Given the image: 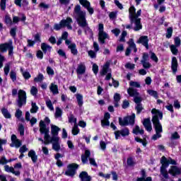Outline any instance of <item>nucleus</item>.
Wrapping results in <instances>:
<instances>
[{"label": "nucleus", "instance_id": "f257e3e1", "mask_svg": "<svg viewBox=\"0 0 181 181\" xmlns=\"http://www.w3.org/2000/svg\"><path fill=\"white\" fill-rule=\"evenodd\" d=\"M142 13V10L139 9L136 12V8L135 6H132L129 9V18L132 23H135L134 30L138 32L142 29V24L141 23V18L139 16Z\"/></svg>", "mask_w": 181, "mask_h": 181}, {"label": "nucleus", "instance_id": "f03ea898", "mask_svg": "<svg viewBox=\"0 0 181 181\" xmlns=\"http://www.w3.org/2000/svg\"><path fill=\"white\" fill-rule=\"evenodd\" d=\"M151 113L153 114L152 122L153 124L156 133L162 134V132H163V129H162V124H160L159 119H162V118H163V113L155 108L151 110Z\"/></svg>", "mask_w": 181, "mask_h": 181}, {"label": "nucleus", "instance_id": "7ed1b4c3", "mask_svg": "<svg viewBox=\"0 0 181 181\" xmlns=\"http://www.w3.org/2000/svg\"><path fill=\"white\" fill-rule=\"evenodd\" d=\"M40 134H44V144L45 145H49V144H50V142H53V141H52V139L50 140V135H49V128H47L46 127V124H45V121L43 120H40Z\"/></svg>", "mask_w": 181, "mask_h": 181}, {"label": "nucleus", "instance_id": "20e7f679", "mask_svg": "<svg viewBox=\"0 0 181 181\" xmlns=\"http://www.w3.org/2000/svg\"><path fill=\"white\" fill-rule=\"evenodd\" d=\"M8 51L9 57H13V41L12 40L1 45V53H6Z\"/></svg>", "mask_w": 181, "mask_h": 181}, {"label": "nucleus", "instance_id": "39448f33", "mask_svg": "<svg viewBox=\"0 0 181 181\" xmlns=\"http://www.w3.org/2000/svg\"><path fill=\"white\" fill-rule=\"evenodd\" d=\"M119 124L121 127H126L127 125H134L135 124V113H133L131 116H128L122 118H119Z\"/></svg>", "mask_w": 181, "mask_h": 181}, {"label": "nucleus", "instance_id": "423d86ee", "mask_svg": "<svg viewBox=\"0 0 181 181\" xmlns=\"http://www.w3.org/2000/svg\"><path fill=\"white\" fill-rule=\"evenodd\" d=\"M98 30V41L101 45H104V43H105V39H110V36L108 35V34L104 32V24H99Z\"/></svg>", "mask_w": 181, "mask_h": 181}, {"label": "nucleus", "instance_id": "0eeeda50", "mask_svg": "<svg viewBox=\"0 0 181 181\" xmlns=\"http://www.w3.org/2000/svg\"><path fill=\"white\" fill-rule=\"evenodd\" d=\"M75 13H76L78 18H77V22L79 23L81 26H84V24L81 23V22L84 20H86V11H81V7L80 6H76L75 7Z\"/></svg>", "mask_w": 181, "mask_h": 181}, {"label": "nucleus", "instance_id": "6e6552de", "mask_svg": "<svg viewBox=\"0 0 181 181\" xmlns=\"http://www.w3.org/2000/svg\"><path fill=\"white\" fill-rule=\"evenodd\" d=\"M161 167L160 168V175L165 177V179L169 178V174L168 173V164L166 163V157L163 156L160 160Z\"/></svg>", "mask_w": 181, "mask_h": 181}, {"label": "nucleus", "instance_id": "1a4fd4ad", "mask_svg": "<svg viewBox=\"0 0 181 181\" xmlns=\"http://www.w3.org/2000/svg\"><path fill=\"white\" fill-rule=\"evenodd\" d=\"M127 93L130 97H134V103L136 104H141V101L142 100L141 99V97H139V93H138V90L134 88H129L127 89Z\"/></svg>", "mask_w": 181, "mask_h": 181}, {"label": "nucleus", "instance_id": "9d476101", "mask_svg": "<svg viewBox=\"0 0 181 181\" xmlns=\"http://www.w3.org/2000/svg\"><path fill=\"white\" fill-rule=\"evenodd\" d=\"M25 104H26V92L23 90H19L18 105L21 108V107H22V105H25Z\"/></svg>", "mask_w": 181, "mask_h": 181}, {"label": "nucleus", "instance_id": "9b49d317", "mask_svg": "<svg viewBox=\"0 0 181 181\" xmlns=\"http://www.w3.org/2000/svg\"><path fill=\"white\" fill-rule=\"evenodd\" d=\"M61 131L60 128L56 125L51 124V134L52 135V141H59V132Z\"/></svg>", "mask_w": 181, "mask_h": 181}, {"label": "nucleus", "instance_id": "f8f14e48", "mask_svg": "<svg viewBox=\"0 0 181 181\" xmlns=\"http://www.w3.org/2000/svg\"><path fill=\"white\" fill-rule=\"evenodd\" d=\"M77 168H78V165L76 163L69 164L67 166V170L65 172L66 176H74V175H76Z\"/></svg>", "mask_w": 181, "mask_h": 181}, {"label": "nucleus", "instance_id": "ddd939ff", "mask_svg": "<svg viewBox=\"0 0 181 181\" xmlns=\"http://www.w3.org/2000/svg\"><path fill=\"white\" fill-rule=\"evenodd\" d=\"M129 135V129L128 128H124L121 130H117L115 132V139H119L121 136L125 138Z\"/></svg>", "mask_w": 181, "mask_h": 181}, {"label": "nucleus", "instance_id": "4468645a", "mask_svg": "<svg viewBox=\"0 0 181 181\" xmlns=\"http://www.w3.org/2000/svg\"><path fill=\"white\" fill-rule=\"evenodd\" d=\"M65 44L68 46V48H69L71 53L74 56H77V54H78V51L77 50V45H76V43H71L70 40H66L65 41Z\"/></svg>", "mask_w": 181, "mask_h": 181}, {"label": "nucleus", "instance_id": "2eb2a0df", "mask_svg": "<svg viewBox=\"0 0 181 181\" xmlns=\"http://www.w3.org/2000/svg\"><path fill=\"white\" fill-rule=\"evenodd\" d=\"M81 23H82V25H81V24H80V23H78V25L79 26H81V28H83V29H84V32H85L86 35H88L89 36L92 37L93 36V30H91L90 27H88V23H87V20L85 19V20L81 21Z\"/></svg>", "mask_w": 181, "mask_h": 181}, {"label": "nucleus", "instance_id": "dca6fc26", "mask_svg": "<svg viewBox=\"0 0 181 181\" xmlns=\"http://www.w3.org/2000/svg\"><path fill=\"white\" fill-rule=\"evenodd\" d=\"M10 146H11V148H21V146H22V141L21 140H19L18 139V137H16V135L13 134L11 136V143L10 144Z\"/></svg>", "mask_w": 181, "mask_h": 181}, {"label": "nucleus", "instance_id": "f3484780", "mask_svg": "<svg viewBox=\"0 0 181 181\" xmlns=\"http://www.w3.org/2000/svg\"><path fill=\"white\" fill-rule=\"evenodd\" d=\"M110 71V63L107 62L103 66V68L100 72L103 76H105V74H107V73L105 80H111L112 75Z\"/></svg>", "mask_w": 181, "mask_h": 181}, {"label": "nucleus", "instance_id": "a211bd4d", "mask_svg": "<svg viewBox=\"0 0 181 181\" xmlns=\"http://www.w3.org/2000/svg\"><path fill=\"white\" fill-rule=\"evenodd\" d=\"M128 43L129 47H128L126 50V56H129V54H131V50H134V53H136V52H138V49H136V45H135V42H134V40L130 39Z\"/></svg>", "mask_w": 181, "mask_h": 181}, {"label": "nucleus", "instance_id": "6ab92c4d", "mask_svg": "<svg viewBox=\"0 0 181 181\" xmlns=\"http://www.w3.org/2000/svg\"><path fill=\"white\" fill-rule=\"evenodd\" d=\"M79 2L81 5H83L86 9H87L88 12L90 13V15H93L94 13V8L91 7V4L90 2L87 0H79Z\"/></svg>", "mask_w": 181, "mask_h": 181}, {"label": "nucleus", "instance_id": "aec40b11", "mask_svg": "<svg viewBox=\"0 0 181 181\" xmlns=\"http://www.w3.org/2000/svg\"><path fill=\"white\" fill-rule=\"evenodd\" d=\"M149 39H148V36L143 35L139 37L137 43H141L143 46H145L146 49H149Z\"/></svg>", "mask_w": 181, "mask_h": 181}, {"label": "nucleus", "instance_id": "412c9836", "mask_svg": "<svg viewBox=\"0 0 181 181\" xmlns=\"http://www.w3.org/2000/svg\"><path fill=\"white\" fill-rule=\"evenodd\" d=\"M168 172L172 176H178L181 174V168L175 165L171 166Z\"/></svg>", "mask_w": 181, "mask_h": 181}, {"label": "nucleus", "instance_id": "4be33fe9", "mask_svg": "<svg viewBox=\"0 0 181 181\" xmlns=\"http://www.w3.org/2000/svg\"><path fill=\"white\" fill-rule=\"evenodd\" d=\"M76 73L78 74V78H81L80 76L86 73V65L84 64H79L76 69Z\"/></svg>", "mask_w": 181, "mask_h": 181}, {"label": "nucleus", "instance_id": "5701e85b", "mask_svg": "<svg viewBox=\"0 0 181 181\" xmlns=\"http://www.w3.org/2000/svg\"><path fill=\"white\" fill-rule=\"evenodd\" d=\"M4 170L8 173H13V175H15V176H21V171L15 170V168H13V167H10L9 165H4Z\"/></svg>", "mask_w": 181, "mask_h": 181}, {"label": "nucleus", "instance_id": "b1692460", "mask_svg": "<svg viewBox=\"0 0 181 181\" xmlns=\"http://www.w3.org/2000/svg\"><path fill=\"white\" fill-rule=\"evenodd\" d=\"M178 66L179 64H177V59L175 57H173L171 62V70L173 71V74H176Z\"/></svg>", "mask_w": 181, "mask_h": 181}, {"label": "nucleus", "instance_id": "393cba45", "mask_svg": "<svg viewBox=\"0 0 181 181\" xmlns=\"http://www.w3.org/2000/svg\"><path fill=\"white\" fill-rule=\"evenodd\" d=\"M143 125L146 131H148V132H151L152 131V124L151 123V119H144L143 121Z\"/></svg>", "mask_w": 181, "mask_h": 181}, {"label": "nucleus", "instance_id": "a878e982", "mask_svg": "<svg viewBox=\"0 0 181 181\" xmlns=\"http://www.w3.org/2000/svg\"><path fill=\"white\" fill-rule=\"evenodd\" d=\"M61 21L64 22V28L66 26V28L70 30L73 29V27L71 26V23H73V19H71V18L68 17L66 20H62Z\"/></svg>", "mask_w": 181, "mask_h": 181}, {"label": "nucleus", "instance_id": "bb28decb", "mask_svg": "<svg viewBox=\"0 0 181 181\" xmlns=\"http://www.w3.org/2000/svg\"><path fill=\"white\" fill-rule=\"evenodd\" d=\"M79 177L81 181H91V176L88 175V173L86 171H83L80 173Z\"/></svg>", "mask_w": 181, "mask_h": 181}, {"label": "nucleus", "instance_id": "cd10ccee", "mask_svg": "<svg viewBox=\"0 0 181 181\" xmlns=\"http://www.w3.org/2000/svg\"><path fill=\"white\" fill-rule=\"evenodd\" d=\"M49 90L54 95L59 94V86L54 83H51L49 85Z\"/></svg>", "mask_w": 181, "mask_h": 181}, {"label": "nucleus", "instance_id": "c85d7f7f", "mask_svg": "<svg viewBox=\"0 0 181 181\" xmlns=\"http://www.w3.org/2000/svg\"><path fill=\"white\" fill-rule=\"evenodd\" d=\"M28 155L29 158H31V160L33 163H36V162H37V156L36 155L35 150H30Z\"/></svg>", "mask_w": 181, "mask_h": 181}, {"label": "nucleus", "instance_id": "c756f323", "mask_svg": "<svg viewBox=\"0 0 181 181\" xmlns=\"http://www.w3.org/2000/svg\"><path fill=\"white\" fill-rule=\"evenodd\" d=\"M75 96L76 98L77 104L79 108H81L83 107V104H84V100H83V95L80 93H76Z\"/></svg>", "mask_w": 181, "mask_h": 181}, {"label": "nucleus", "instance_id": "7c9ffc66", "mask_svg": "<svg viewBox=\"0 0 181 181\" xmlns=\"http://www.w3.org/2000/svg\"><path fill=\"white\" fill-rule=\"evenodd\" d=\"M41 49L44 53H47V52H52V46L45 42L41 44Z\"/></svg>", "mask_w": 181, "mask_h": 181}, {"label": "nucleus", "instance_id": "2f4dec72", "mask_svg": "<svg viewBox=\"0 0 181 181\" xmlns=\"http://www.w3.org/2000/svg\"><path fill=\"white\" fill-rule=\"evenodd\" d=\"M90 155H91L90 151L86 150L85 155L81 156V160L83 163H87V162H88V158H90Z\"/></svg>", "mask_w": 181, "mask_h": 181}, {"label": "nucleus", "instance_id": "473e14b6", "mask_svg": "<svg viewBox=\"0 0 181 181\" xmlns=\"http://www.w3.org/2000/svg\"><path fill=\"white\" fill-rule=\"evenodd\" d=\"M21 18L18 16H13V23H18L19 21H21V22H25V21H26V16H25V14H21Z\"/></svg>", "mask_w": 181, "mask_h": 181}, {"label": "nucleus", "instance_id": "72a5a7b5", "mask_svg": "<svg viewBox=\"0 0 181 181\" xmlns=\"http://www.w3.org/2000/svg\"><path fill=\"white\" fill-rule=\"evenodd\" d=\"M144 129H141V127H139V126H136L134 129H133V134H134L135 135H144Z\"/></svg>", "mask_w": 181, "mask_h": 181}, {"label": "nucleus", "instance_id": "f704fd0d", "mask_svg": "<svg viewBox=\"0 0 181 181\" xmlns=\"http://www.w3.org/2000/svg\"><path fill=\"white\" fill-rule=\"evenodd\" d=\"M52 149L59 152L60 151V140L59 141H52Z\"/></svg>", "mask_w": 181, "mask_h": 181}, {"label": "nucleus", "instance_id": "c9c22d12", "mask_svg": "<svg viewBox=\"0 0 181 181\" xmlns=\"http://www.w3.org/2000/svg\"><path fill=\"white\" fill-rule=\"evenodd\" d=\"M12 64V63L11 62H7L6 64H5V66H4V74L5 76H8V74H9V71L11 70V65Z\"/></svg>", "mask_w": 181, "mask_h": 181}, {"label": "nucleus", "instance_id": "e433bc0d", "mask_svg": "<svg viewBox=\"0 0 181 181\" xmlns=\"http://www.w3.org/2000/svg\"><path fill=\"white\" fill-rule=\"evenodd\" d=\"M32 107L30 109L31 114H36L37 112V110H39V107L36 105V103H32L31 104Z\"/></svg>", "mask_w": 181, "mask_h": 181}, {"label": "nucleus", "instance_id": "4c0bfd02", "mask_svg": "<svg viewBox=\"0 0 181 181\" xmlns=\"http://www.w3.org/2000/svg\"><path fill=\"white\" fill-rule=\"evenodd\" d=\"M129 86L132 88V87H134L135 88H141V83L137 81H131L129 82Z\"/></svg>", "mask_w": 181, "mask_h": 181}, {"label": "nucleus", "instance_id": "58836bf2", "mask_svg": "<svg viewBox=\"0 0 181 181\" xmlns=\"http://www.w3.org/2000/svg\"><path fill=\"white\" fill-rule=\"evenodd\" d=\"M21 71L22 73L23 77L25 78V80H29L31 76L30 74L28 71H23V69L21 68Z\"/></svg>", "mask_w": 181, "mask_h": 181}, {"label": "nucleus", "instance_id": "ea45409f", "mask_svg": "<svg viewBox=\"0 0 181 181\" xmlns=\"http://www.w3.org/2000/svg\"><path fill=\"white\" fill-rule=\"evenodd\" d=\"M170 49L173 53V54H177V53L179 52V50L177 49V46L175 45H172L170 46Z\"/></svg>", "mask_w": 181, "mask_h": 181}, {"label": "nucleus", "instance_id": "a19ab883", "mask_svg": "<svg viewBox=\"0 0 181 181\" xmlns=\"http://www.w3.org/2000/svg\"><path fill=\"white\" fill-rule=\"evenodd\" d=\"M46 105H47V108H49V110H50V111H54V107H53V103H52V100H50L49 99L47 100Z\"/></svg>", "mask_w": 181, "mask_h": 181}, {"label": "nucleus", "instance_id": "79ce46f5", "mask_svg": "<svg viewBox=\"0 0 181 181\" xmlns=\"http://www.w3.org/2000/svg\"><path fill=\"white\" fill-rule=\"evenodd\" d=\"M69 122H70V124H74V125L77 124V119L76 117H74V115H70L69 117Z\"/></svg>", "mask_w": 181, "mask_h": 181}, {"label": "nucleus", "instance_id": "37998d69", "mask_svg": "<svg viewBox=\"0 0 181 181\" xmlns=\"http://www.w3.org/2000/svg\"><path fill=\"white\" fill-rule=\"evenodd\" d=\"M173 33V28L170 27L167 29L166 37L167 39H170L172 37V34Z\"/></svg>", "mask_w": 181, "mask_h": 181}, {"label": "nucleus", "instance_id": "c03bdc74", "mask_svg": "<svg viewBox=\"0 0 181 181\" xmlns=\"http://www.w3.org/2000/svg\"><path fill=\"white\" fill-rule=\"evenodd\" d=\"M63 23H64V21H61L59 24H55L54 25V29H55V30H60V29H62V28H64Z\"/></svg>", "mask_w": 181, "mask_h": 181}, {"label": "nucleus", "instance_id": "a18cd8bd", "mask_svg": "<svg viewBox=\"0 0 181 181\" xmlns=\"http://www.w3.org/2000/svg\"><path fill=\"white\" fill-rule=\"evenodd\" d=\"M147 93L149 94V95L154 97V98H158V92H156V90H148Z\"/></svg>", "mask_w": 181, "mask_h": 181}, {"label": "nucleus", "instance_id": "49530a36", "mask_svg": "<svg viewBox=\"0 0 181 181\" xmlns=\"http://www.w3.org/2000/svg\"><path fill=\"white\" fill-rule=\"evenodd\" d=\"M141 64L144 69H151L152 65L148 61H141Z\"/></svg>", "mask_w": 181, "mask_h": 181}, {"label": "nucleus", "instance_id": "de8ad7c7", "mask_svg": "<svg viewBox=\"0 0 181 181\" xmlns=\"http://www.w3.org/2000/svg\"><path fill=\"white\" fill-rule=\"evenodd\" d=\"M1 112L4 117H5L6 118H11V113H9L7 109H5V108L2 109Z\"/></svg>", "mask_w": 181, "mask_h": 181}, {"label": "nucleus", "instance_id": "09e8293b", "mask_svg": "<svg viewBox=\"0 0 181 181\" xmlns=\"http://www.w3.org/2000/svg\"><path fill=\"white\" fill-rule=\"evenodd\" d=\"M79 132H80V129H78V126H77V124H74V127L72 128L73 135H78Z\"/></svg>", "mask_w": 181, "mask_h": 181}, {"label": "nucleus", "instance_id": "8fccbe9b", "mask_svg": "<svg viewBox=\"0 0 181 181\" xmlns=\"http://www.w3.org/2000/svg\"><path fill=\"white\" fill-rule=\"evenodd\" d=\"M101 126L103 128H105V127H110V120L105 119H102Z\"/></svg>", "mask_w": 181, "mask_h": 181}, {"label": "nucleus", "instance_id": "3c124183", "mask_svg": "<svg viewBox=\"0 0 181 181\" xmlns=\"http://www.w3.org/2000/svg\"><path fill=\"white\" fill-rule=\"evenodd\" d=\"M165 163L168 165V167L169 165H176V161L171 158H169L168 159L165 158Z\"/></svg>", "mask_w": 181, "mask_h": 181}, {"label": "nucleus", "instance_id": "603ef678", "mask_svg": "<svg viewBox=\"0 0 181 181\" xmlns=\"http://www.w3.org/2000/svg\"><path fill=\"white\" fill-rule=\"evenodd\" d=\"M43 78H45L43 74H39L38 76L34 78V81H35L36 83H39L40 81H43Z\"/></svg>", "mask_w": 181, "mask_h": 181}, {"label": "nucleus", "instance_id": "864d4df0", "mask_svg": "<svg viewBox=\"0 0 181 181\" xmlns=\"http://www.w3.org/2000/svg\"><path fill=\"white\" fill-rule=\"evenodd\" d=\"M88 54L90 59H95V57H97V52H95V51L89 50L88 51Z\"/></svg>", "mask_w": 181, "mask_h": 181}, {"label": "nucleus", "instance_id": "5fc2aeb1", "mask_svg": "<svg viewBox=\"0 0 181 181\" xmlns=\"http://www.w3.org/2000/svg\"><path fill=\"white\" fill-rule=\"evenodd\" d=\"M98 176L103 177L104 179H110L111 177V174H104L103 172H99Z\"/></svg>", "mask_w": 181, "mask_h": 181}, {"label": "nucleus", "instance_id": "6e6d98bb", "mask_svg": "<svg viewBox=\"0 0 181 181\" xmlns=\"http://www.w3.org/2000/svg\"><path fill=\"white\" fill-rule=\"evenodd\" d=\"M60 117H62V109L56 107L55 118H60Z\"/></svg>", "mask_w": 181, "mask_h": 181}, {"label": "nucleus", "instance_id": "4d7b16f0", "mask_svg": "<svg viewBox=\"0 0 181 181\" xmlns=\"http://www.w3.org/2000/svg\"><path fill=\"white\" fill-rule=\"evenodd\" d=\"M18 131L21 136H23V135H25V127H23V125L20 124L18 126Z\"/></svg>", "mask_w": 181, "mask_h": 181}, {"label": "nucleus", "instance_id": "13d9d810", "mask_svg": "<svg viewBox=\"0 0 181 181\" xmlns=\"http://www.w3.org/2000/svg\"><path fill=\"white\" fill-rule=\"evenodd\" d=\"M57 53H58L59 56H60L61 57H63L64 59H67V56L66 55V52H64L63 51V49H59L57 51Z\"/></svg>", "mask_w": 181, "mask_h": 181}, {"label": "nucleus", "instance_id": "bf43d9fd", "mask_svg": "<svg viewBox=\"0 0 181 181\" xmlns=\"http://www.w3.org/2000/svg\"><path fill=\"white\" fill-rule=\"evenodd\" d=\"M151 60H153V62H155L156 63H158V62H159L158 57H156V54L153 52L151 53Z\"/></svg>", "mask_w": 181, "mask_h": 181}, {"label": "nucleus", "instance_id": "052dcab7", "mask_svg": "<svg viewBox=\"0 0 181 181\" xmlns=\"http://www.w3.org/2000/svg\"><path fill=\"white\" fill-rule=\"evenodd\" d=\"M159 138H162V134L161 133H156L154 135L152 136L153 141H157V139H159Z\"/></svg>", "mask_w": 181, "mask_h": 181}, {"label": "nucleus", "instance_id": "680f3d73", "mask_svg": "<svg viewBox=\"0 0 181 181\" xmlns=\"http://www.w3.org/2000/svg\"><path fill=\"white\" fill-rule=\"evenodd\" d=\"M30 94L32 95H37V88H36L35 86L31 87Z\"/></svg>", "mask_w": 181, "mask_h": 181}, {"label": "nucleus", "instance_id": "e2e57ef3", "mask_svg": "<svg viewBox=\"0 0 181 181\" xmlns=\"http://www.w3.org/2000/svg\"><path fill=\"white\" fill-rule=\"evenodd\" d=\"M144 110V107H142V105L141 103H139L136 106V110L137 111V114H140L141 111Z\"/></svg>", "mask_w": 181, "mask_h": 181}, {"label": "nucleus", "instance_id": "0e129e2a", "mask_svg": "<svg viewBox=\"0 0 181 181\" xmlns=\"http://www.w3.org/2000/svg\"><path fill=\"white\" fill-rule=\"evenodd\" d=\"M10 77L12 81H16V72L11 71L10 73Z\"/></svg>", "mask_w": 181, "mask_h": 181}, {"label": "nucleus", "instance_id": "69168bd1", "mask_svg": "<svg viewBox=\"0 0 181 181\" xmlns=\"http://www.w3.org/2000/svg\"><path fill=\"white\" fill-rule=\"evenodd\" d=\"M5 22L7 25H12V19L11 18V16H6L5 17Z\"/></svg>", "mask_w": 181, "mask_h": 181}, {"label": "nucleus", "instance_id": "338daca9", "mask_svg": "<svg viewBox=\"0 0 181 181\" xmlns=\"http://www.w3.org/2000/svg\"><path fill=\"white\" fill-rule=\"evenodd\" d=\"M180 138V136L177 132L171 134V139H179Z\"/></svg>", "mask_w": 181, "mask_h": 181}, {"label": "nucleus", "instance_id": "774afa93", "mask_svg": "<svg viewBox=\"0 0 181 181\" xmlns=\"http://www.w3.org/2000/svg\"><path fill=\"white\" fill-rule=\"evenodd\" d=\"M28 149L26 148V145H23L19 149L20 153H25V152H28Z\"/></svg>", "mask_w": 181, "mask_h": 181}]
</instances>
